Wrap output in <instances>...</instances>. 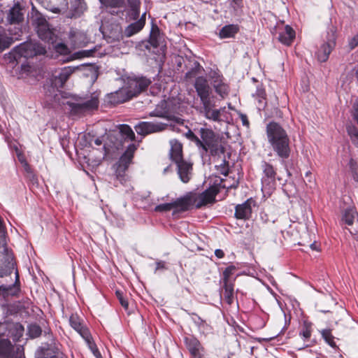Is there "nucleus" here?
Instances as JSON below:
<instances>
[{
    "instance_id": "nucleus-1",
    "label": "nucleus",
    "mask_w": 358,
    "mask_h": 358,
    "mask_svg": "<svg viewBox=\"0 0 358 358\" xmlns=\"http://www.w3.org/2000/svg\"><path fill=\"white\" fill-rule=\"evenodd\" d=\"M194 87L201 101V106L197 108L199 113L208 120L220 121L221 109L215 108V97L212 94L208 80L203 76L196 78Z\"/></svg>"
},
{
    "instance_id": "nucleus-2",
    "label": "nucleus",
    "mask_w": 358,
    "mask_h": 358,
    "mask_svg": "<svg viewBox=\"0 0 358 358\" xmlns=\"http://www.w3.org/2000/svg\"><path fill=\"white\" fill-rule=\"evenodd\" d=\"M268 141L277 156L282 159L289 157L290 141L287 131L277 122H272L266 126Z\"/></svg>"
},
{
    "instance_id": "nucleus-3",
    "label": "nucleus",
    "mask_w": 358,
    "mask_h": 358,
    "mask_svg": "<svg viewBox=\"0 0 358 358\" xmlns=\"http://www.w3.org/2000/svg\"><path fill=\"white\" fill-rule=\"evenodd\" d=\"M46 52L45 47L34 41H27L16 46L5 58L10 63H18L22 58L33 57L38 55H45Z\"/></svg>"
},
{
    "instance_id": "nucleus-4",
    "label": "nucleus",
    "mask_w": 358,
    "mask_h": 358,
    "mask_svg": "<svg viewBox=\"0 0 358 358\" xmlns=\"http://www.w3.org/2000/svg\"><path fill=\"white\" fill-rule=\"evenodd\" d=\"M30 21L35 27L38 37L49 43H55L57 38L56 30L50 27L44 16L32 7Z\"/></svg>"
},
{
    "instance_id": "nucleus-5",
    "label": "nucleus",
    "mask_w": 358,
    "mask_h": 358,
    "mask_svg": "<svg viewBox=\"0 0 358 358\" xmlns=\"http://www.w3.org/2000/svg\"><path fill=\"white\" fill-rule=\"evenodd\" d=\"M218 192L217 187L213 186L201 193L191 192L187 194L182 197L185 204V211L194 206L196 208H199L208 203H213Z\"/></svg>"
},
{
    "instance_id": "nucleus-6",
    "label": "nucleus",
    "mask_w": 358,
    "mask_h": 358,
    "mask_svg": "<svg viewBox=\"0 0 358 358\" xmlns=\"http://www.w3.org/2000/svg\"><path fill=\"white\" fill-rule=\"evenodd\" d=\"M99 99L96 95L78 100L76 102H67L73 115H83L98 108Z\"/></svg>"
},
{
    "instance_id": "nucleus-7",
    "label": "nucleus",
    "mask_w": 358,
    "mask_h": 358,
    "mask_svg": "<svg viewBox=\"0 0 358 358\" xmlns=\"http://www.w3.org/2000/svg\"><path fill=\"white\" fill-rule=\"evenodd\" d=\"M136 150V145L133 143L130 144L117 163L116 178L122 185L125 184L127 181L128 177L125 174V171L131 163Z\"/></svg>"
},
{
    "instance_id": "nucleus-8",
    "label": "nucleus",
    "mask_w": 358,
    "mask_h": 358,
    "mask_svg": "<svg viewBox=\"0 0 358 358\" xmlns=\"http://www.w3.org/2000/svg\"><path fill=\"white\" fill-rule=\"evenodd\" d=\"M150 84L151 80L145 77H128L123 87L131 99L145 90Z\"/></svg>"
},
{
    "instance_id": "nucleus-9",
    "label": "nucleus",
    "mask_w": 358,
    "mask_h": 358,
    "mask_svg": "<svg viewBox=\"0 0 358 358\" xmlns=\"http://www.w3.org/2000/svg\"><path fill=\"white\" fill-rule=\"evenodd\" d=\"M71 327L74 329L85 341L91 351L96 355L98 352L96 346L92 339L89 329L83 324L81 320L77 315H71L69 318Z\"/></svg>"
},
{
    "instance_id": "nucleus-10",
    "label": "nucleus",
    "mask_w": 358,
    "mask_h": 358,
    "mask_svg": "<svg viewBox=\"0 0 358 358\" xmlns=\"http://www.w3.org/2000/svg\"><path fill=\"white\" fill-rule=\"evenodd\" d=\"M201 143L197 145L203 152H210L212 155L216 154L218 150V140L215 133L209 129H200Z\"/></svg>"
},
{
    "instance_id": "nucleus-11",
    "label": "nucleus",
    "mask_w": 358,
    "mask_h": 358,
    "mask_svg": "<svg viewBox=\"0 0 358 358\" xmlns=\"http://www.w3.org/2000/svg\"><path fill=\"white\" fill-rule=\"evenodd\" d=\"M336 31L334 28H331L327 31L326 41L321 45L316 52L319 62H324L328 59L330 53L336 46Z\"/></svg>"
},
{
    "instance_id": "nucleus-12",
    "label": "nucleus",
    "mask_w": 358,
    "mask_h": 358,
    "mask_svg": "<svg viewBox=\"0 0 358 358\" xmlns=\"http://www.w3.org/2000/svg\"><path fill=\"white\" fill-rule=\"evenodd\" d=\"M15 268L13 253L6 243H0V277L10 275Z\"/></svg>"
},
{
    "instance_id": "nucleus-13",
    "label": "nucleus",
    "mask_w": 358,
    "mask_h": 358,
    "mask_svg": "<svg viewBox=\"0 0 358 358\" xmlns=\"http://www.w3.org/2000/svg\"><path fill=\"white\" fill-rule=\"evenodd\" d=\"M263 175L262 177V190L267 194H271L275 187L276 172L273 166L263 162L262 164Z\"/></svg>"
},
{
    "instance_id": "nucleus-14",
    "label": "nucleus",
    "mask_w": 358,
    "mask_h": 358,
    "mask_svg": "<svg viewBox=\"0 0 358 358\" xmlns=\"http://www.w3.org/2000/svg\"><path fill=\"white\" fill-rule=\"evenodd\" d=\"M24 327L17 322H6L0 324V335L5 336L8 339L17 341L23 335Z\"/></svg>"
},
{
    "instance_id": "nucleus-15",
    "label": "nucleus",
    "mask_w": 358,
    "mask_h": 358,
    "mask_svg": "<svg viewBox=\"0 0 358 358\" xmlns=\"http://www.w3.org/2000/svg\"><path fill=\"white\" fill-rule=\"evenodd\" d=\"M343 220L347 225L351 227L348 230L355 238L357 243L355 246L358 248V218L355 208L353 207L347 208L343 215Z\"/></svg>"
},
{
    "instance_id": "nucleus-16",
    "label": "nucleus",
    "mask_w": 358,
    "mask_h": 358,
    "mask_svg": "<svg viewBox=\"0 0 358 358\" xmlns=\"http://www.w3.org/2000/svg\"><path fill=\"white\" fill-rule=\"evenodd\" d=\"M211 84L215 92L222 98L226 97L229 92V87L222 75L217 72L210 74Z\"/></svg>"
},
{
    "instance_id": "nucleus-17",
    "label": "nucleus",
    "mask_w": 358,
    "mask_h": 358,
    "mask_svg": "<svg viewBox=\"0 0 358 358\" xmlns=\"http://www.w3.org/2000/svg\"><path fill=\"white\" fill-rule=\"evenodd\" d=\"M171 210H173V213L185 211V204L182 197L169 203L157 205L155 208V211L159 213L169 212Z\"/></svg>"
},
{
    "instance_id": "nucleus-18",
    "label": "nucleus",
    "mask_w": 358,
    "mask_h": 358,
    "mask_svg": "<svg viewBox=\"0 0 358 358\" xmlns=\"http://www.w3.org/2000/svg\"><path fill=\"white\" fill-rule=\"evenodd\" d=\"M134 128L138 134L145 136L153 132L163 130L164 129V124L150 122H141L136 124Z\"/></svg>"
},
{
    "instance_id": "nucleus-19",
    "label": "nucleus",
    "mask_w": 358,
    "mask_h": 358,
    "mask_svg": "<svg viewBox=\"0 0 358 358\" xmlns=\"http://www.w3.org/2000/svg\"><path fill=\"white\" fill-rule=\"evenodd\" d=\"M176 164L180 179L184 183L188 182L192 176V164L184 159Z\"/></svg>"
},
{
    "instance_id": "nucleus-20",
    "label": "nucleus",
    "mask_w": 358,
    "mask_h": 358,
    "mask_svg": "<svg viewBox=\"0 0 358 358\" xmlns=\"http://www.w3.org/2000/svg\"><path fill=\"white\" fill-rule=\"evenodd\" d=\"M313 330V324L307 320H303L299 327V336L303 341L305 344L303 347L300 348L299 350L310 346V344L306 343L310 341Z\"/></svg>"
},
{
    "instance_id": "nucleus-21",
    "label": "nucleus",
    "mask_w": 358,
    "mask_h": 358,
    "mask_svg": "<svg viewBox=\"0 0 358 358\" xmlns=\"http://www.w3.org/2000/svg\"><path fill=\"white\" fill-rule=\"evenodd\" d=\"M185 343L194 358H203L201 355L203 348L197 338L192 336L185 337Z\"/></svg>"
},
{
    "instance_id": "nucleus-22",
    "label": "nucleus",
    "mask_w": 358,
    "mask_h": 358,
    "mask_svg": "<svg viewBox=\"0 0 358 358\" xmlns=\"http://www.w3.org/2000/svg\"><path fill=\"white\" fill-rule=\"evenodd\" d=\"M23 7L19 2L15 3L13 6L10 8L7 14V20L10 24H19L24 19V13L22 12Z\"/></svg>"
},
{
    "instance_id": "nucleus-23",
    "label": "nucleus",
    "mask_w": 358,
    "mask_h": 358,
    "mask_svg": "<svg viewBox=\"0 0 358 358\" xmlns=\"http://www.w3.org/2000/svg\"><path fill=\"white\" fill-rule=\"evenodd\" d=\"M129 99L131 97L124 87L109 94L107 96L108 102L113 105L122 103Z\"/></svg>"
},
{
    "instance_id": "nucleus-24",
    "label": "nucleus",
    "mask_w": 358,
    "mask_h": 358,
    "mask_svg": "<svg viewBox=\"0 0 358 358\" xmlns=\"http://www.w3.org/2000/svg\"><path fill=\"white\" fill-rule=\"evenodd\" d=\"M129 99L131 97L124 87L109 94L107 96L108 102L113 105L122 103Z\"/></svg>"
},
{
    "instance_id": "nucleus-25",
    "label": "nucleus",
    "mask_w": 358,
    "mask_h": 358,
    "mask_svg": "<svg viewBox=\"0 0 358 358\" xmlns=\"http://www.w3.org/2000/svg\"><path fill=\"white\" fill-rule=\"evenodd\" d=\"M149 43L154 48H159L162 52L164 51L165 45L164 44L163 36L161 35L159 28L157 26H152L150 34Z\"/></svg>"
},
{
    "instance_id": "nucleus-26",
    "label": "nucleus",
    "mask_w": 358,
    "mask_h": 358,
    "mask_svg": "<svg viewBox=\"0 0 358 358\" xmlns=\"http://www.w3.org/2000/svg\"><path fill=\"white\" fill-rule=\"evenodd\" d=\"M19 285V275L18 272H15V282L11 285H1L0 286V296L6 299L9 296H16L20 292Z\"/></svg>"
},
{
    "instance_id": "nucleus-27",
    "label": "nucleus",
    "mask_w": 358,
    "mask_h": 358,
    "mask_svg": "<svg viewBox=\"0 0 358 358\" xmlns=\"http://www.w3.org/2000/svg\"><path fill=\"white\" fill-rule=\"evenodd\" d=\"M78 66H65L61 69L57 75H55V83L57 87H62L70 76L77 69Z\"/></svg>"
},
{
    "instance_id": "nucleus-28",
    "label": "nucleus",
    "mask_w": 358,
    "mask_h": 358,
    "mask_svg": "<svg viewBox=\"0 0 358 358\" xmlns=\"http://www.w3.org/2000/svg\"><path fill=\"white\" fill-rule=\"evenodd\" d=\"M146 13L142 14L141 18L137 21L129 24L124 30V35L131 37L143 29L145 24Z\"/></svg>"
},
{
    "instance_id": "nucleus-29",
    "label": "nucleus",
    "mask_w": 358,
    "mask_h": 358,
    "mask_svg": "<svg viewBox=\"0 0 358 358\" xmlns=\"http://www.w3.org/2000/svg\"><path fill=\"white\" fill-rule=\"evenodd\" d=\"M14 351V346L8 338L0 335V358L10 357Z\"/></svg>"
},
{
    "instance_id": "nucleus-30",
    "label": "nucleus",
    "mask_w": 358,
    "mask_h": 358,
    "mask_svg": "<svg viewBox=\"0 0 358 358\" xmlns=\"http://www.w3.org/2000/svg\"><path fill=\"white\" fill-rule=\"evenodd\" d=\"M61 352L53 345L41 348L36 352L37 358H59Z\"/></svg>"
},
{
    "instance_id": "nucleus-31",
    "label": "nucleus",
    "mask_w": 358,
    "mask_h": 358,
    "mask_svg": "<svg viewBox=\"0 0 358 358\" xmlns=\"http://www.w3.org/2000/svg\"><path fill=\"white\" fill-rule=\"evenodd\" d=\"M170 157L172 161L175 163H178L183 160L182 144L177 140H171L170 141Z\"/></svg>"
},
{
    "instance_id": "nucleus-32",
    "label": "nucleus",
    "mask_w": 358,
    "mask_h": 358,
    "mask_svg": "<svg viewBox=\"0 0 358 358\" xmlns=\"http://www.w3.org/2000/svg\"><path fill=\"white\" fill-rule=\"evenodd\" d=\"M295 38L294 30L289 25H286L283 30L279 32L278 40L282 44L289 45Z\"/></svg>"
},
{
    "instance_id": "nucleus-33",
    "label": "nucleus",
    "mask_w": 358,
    "mask_h": 358,
    "mask_svg": "<svg viewBox=\"0 0 358 358\" xmlns=\"http://www.w3.org/2000/svg\"><path fill=\"white\" fill-rule=\"evenodd\" d=\"M69 36L74 46H83L86 44L85 34L82 31L72 29L70 31Z\"/></svg>"
},
{
    "instance_id": "nucleus-34",
    "label": "nucleus",
    "mask_w": 358,
    "mask_h": 358,
    "mask_svg": "<svg viewBox=\"0 0 358 358\" xmlns=\"http://www.w3.org/2000/svg\"><path fill=\"white\" fill-rule=\"evenodd\" d=\"M252 213L250 205L245 202L236 207L235 215L238 219H247Z\"/></svg>"
},
{
    "instance_id": "nucleus-35",
    "label": "nucleus",
    "mask_w": 358,
    "mask_h": 358,
    "mask_svg": "<svg viewBox=\"0 0 358 358\" xmlns=\"http://www.w3.org/2000/svg\"><path fill=\"white\" fill-rule=\"evenodd\" d=\"M160 103L161 104L158 105L156 109L150 113V115L161 117H169L170 110L167 109L168 103H172V101L163 100Z\"/></svg>"
},
{
    "instance_id": "nucleus-36",
    "label": "nucleus",
    "mask_w": 358,
    "mask_h": 358,
    "mask_svg": "<svg viewBox=\"0 0 358 358\" xmlns=\"http://www.w3.org/2000/svg\"><path fill=\"white\" fill-rule=\"evenodd\" d=\"M20 34L15 33L12 37H8L5 34L0 33V52L8 48L14 41L18 40Z\"/></svg>"
},
{
    "instance_id": "nucleus-37",
    "label": "nucleus",
    "mask_w": 358,
    "mask_h": 358,
    "mask_svg": "<svg viewBox=\"0 0 358 358\" xmlns=\"http://www.w3.org/2000/svg\"><path fill=\"white\" fill-rule=\"evenodd\" d=\"M238 27L237 25L229 24L223 27L220 31V36L222 38L234 37L238 32Z\"/></svg>"
},
{
    "instance_id": "nucleus-38",
    "label": "nucleus",
    "mask_w": 358,
    "mask_h": 358,
    "mask_svg": "<svg viewBox=\"0 0 358 358\" xmlns=\"http://www.w3.org/2000/svg\"><path fill=\"white\" fill-rule=\"evenodd\" d=\"M130 10L129 11V17L130 20H136L140 15V1L129 0Z\"/></svg>"
},
{
    "instance_id": "nucleus-39",
    "label": "nucleus",
    "mask_w": 358,
    "mask_h": 358,
    "mask_svg": "<svg viewBox=\"0 0 358 358\" xmlns=\"http://www.w3.org/2000/svg\"><path fill=\"white\" fill-rule=\"evenodd\" d=\"M224 282V301L229 304L231 305L234 302V285L230 282Z\"/></svg>"
},
{
    "instance_id": "nucleus-40",
    "label": "nucleus",
    "mask_w": 358,
    "mask_h": 358,
    "mask_svg": "<svg viewBox=\"0 0 358 358\" xmlns=\"http://www.w3.org/2000/svg\"><path fill=\"white\" fill-rule=\"evenodd\" d=\"M95 50L94 49H90V50H80L74 52L71 56L70 59H68V61L77 59H82L84 57H90L94 55Z\"/></svg>"
},
{
    "instance_id": "nucleus-41",
    "label": "nucleus",
    "mask_w": 358,
    "mask_h": 358,
    "mask_svg": "<svg viewBox=\"0 0 358 358\" xmlns=\"http://www.w3.org/2000/svg\"><path fill=\"white\" fill-rule=\"evenodd\" d=\"M322 337L324 338L325 342L331 347H336V343L334 341V337L331 334V331L329 329H323L320 331Z\"/></svg>"
},
{
    "instance_id": "nucleus-42",
    "label": "nucleus",
    "mask_w": 358,
    "mask_h": 358,
    "mask_svg": "<svg viewBox=\"0 0 358 358\" xmlns=\"http://www.w3.org/2000/svg\"><path fill=\"white\" fill-rule=\"evenodd\" d=\"M120 132L121 133L122 136L124 138H125L126 139L132 141L135 138V134H134L133 130L131 129V128L129 126H128L127 124L120 125Z\"/></svg>"
},
{
    "instance_id": "nucleus-43",
    "label": "nucleus",
    "mask_w": 358,
    "mask_h": 358,
    "mask_svg": "<svg viewBox=\"0 0 358 358\" xmlns=\"http://www.w3.org/2000/svg\"><path fill=\"white\" fill-rule=\"evenodd\" d=\"M41 332L42 331L41 327L36 324H30L28 327V335L31 338L38 337L41 334Z\"/></svg>"
},
{
    "instance_id": "nucleus-44",
    "label": "nucleus",
    "mask_w": 358,
    "mask_h": 358,
    "mask_svg": "<svg viewBox=\"0 0 358 358\" xmlns=\"http://www.w3.org/2000/svg\"><path fill=\"white\" fill-rule=\"evenodd\" d=\"M347 131L353 143L358 147V129L353 125H348Z\"/></svg>"
},
{
    "instance_id": "nucleus-45",
    "label": "nucleus",
    "mask_w": 358,
    "mask_h": 358,
    "mask_svg": "<svg viewBox=\"0 0 358 358\" xmlns=\"http://www.w3.org/2000/svg\"><path fill=\"white\" fill-rule=\"evenodd\" d=\"M72 7L77 13H81L85 9L84 0H71Z\"/></svg>"
},
{
    "instance_id": "nucleus-46",
    "label": "nucleus",
    "mask_w": 358,
    "mask_h": 358,
    "mask_svg": "<svg viewBox=\"0 0 358 358\" xmlns=\"http://www.w3.org/2000/svg\"><path fill=\"white\" fill-rule=\"evenodd\" d=\"M55 50L57 53L63 55H67L71 52L68 46L63 43L56 44Z\"/></svg>"
},
{
    "instance_id": "nucleus-47",
    "label": "nucleus",
    "mask_w": 358,
    "mask_h": 358,
    "mask_svg": "<svg viewBox=\"0 0 358 358\" xmlns=\"http://www.w3.org/2000/svg\"><path fill=\"white\" fill-rule=\"evenodd\" d=\"M236 267L234 266H229L223 271V282H230L229 278L234 274Z\"/></svg>"
},
{
    "instance_id": "nucleus-48",
    "label": "nucleus",
    "mask_w": 358,
    "mask_h": 358,
    "mask_svg": "<svg viewBox=\"0 0 358 358\" xmlns=\"http://www.w3.org/2000/svg\"><path fill=\"white\" fill-rule=\"evenodd\" d=\"M31 66H29L27 63H24L21 65V71L20 73V76L22 78H25L26 76H29L31 73Z\"/></svg>"
},
{
    "instance_id": "nucleus-49",
    "label": "nucleus",
    "mask_w": 358,
    "mask_h": 358,
    "mask_svg": "<svg viewBox=\"0 0 358 358\" xmlns=\"http://www.w3.org/2000/svg\"><path fill=\"white\" fill-rule=\"evenodd\" d=\"M350 114L354 121L358 124V101L353 103L350 110Z\"/></svg>"
},
{
    "instance_id": "nucleus-50",
    "label": "nucleus",
    "mask_w": 358,
    "mask_h": 358,
    "mask_svg": "<svg viewBox=\"0 0 358 358\" xmlns=\"http://www.w3.org/2000/svg\"><path fill=\"white\" fill-rule=\"evenodd\" d=\"M100 2L106 6L110 7H117L121 3V0H99Z\"/></svg>"
},
{
    "instance_id": "nucleus-51",
    "label": "nucleus",
    "mask_w": 358,
    "mask_h": 358,
    "mask_svg": "<svg viewBox=\"0 0 358 358\" xmlns=\"http://www.w3.org/2000/svg\"><path fill=\"white\" fill-rule=\"evenodd\" d=\"M348 45L351 50L358 46V33L349 39Z\"/></svg>"
},
{
    "instance_id": "nucleus-52",
    "label": "nucleus",
    "mask_w": 358,
    "mask_h": 358,
    "mask_svg": "<svg viewBox=\"0 0 358 358\" xmlns=\"http://www.w3.org/2000/svg\"><path fill=\"white\" fill-rule=\"evenodd\" d=\"M116 296H117L120 304L122 305V306L124 307L125 309H127L128 308V302L123 296L122 293L120 291H117Z\"/></svg>"
},
{
    "instance_id": "nucleus-53",
    "label": "nucleus",
    "mask_w": 358,
    "mask_h": 358,
    "mask_svg": "<svg viewBox=\"0 0 358 358\" xmlns=\"http://www.w3.org/2000/svg\"><path fill=\"white\" fill-rule=\"evenodd\" d=\"M186 135L187 138L194 141L196 145H201V139L197 137L192 131L189 130Z\"/></svg>"
},
{
    "instance_id": "nucleus-54",
    "label": "nucleus",
    "mask_w": 358,
    "mask_h": 358,
    "mask_svg": "<svg viewBox=\"0 0 358 358\" xmlns=\"http://www.w3.org/2000/svg\"><path fill=\"white\" fill-rule=\"evenodd\" d=\"M17 158H18V160L20 161V162L22 164H23L25 167V169L27 170L29 168V166L25 160L24 156L18 152H17Z\"/></svg>"
},
{
    "instance_id": "nucleus-55",
    "label": "nucleus",
    "mask_w": 358,
    "mask_h": 358,
    "mask_svg": "<svg viewBox=\"0 0 358 358\" xmlns=\"http://www.w3.org/2000/svg\"><path fill=\"white\" fill-rule=\"evenodd\" d=\"M194 322L199 327H203L206 324L205 321H203L201 317H197L196 320H194Z\"/></svg>"
},
{
    "instance_id": "nucleus-56",
    "label": "nucleus",
    "mask_w": 358,
    "mask_h": 358,
    "mask_svg": "<svg viewBox=\"0 0 358 358\" xmlns=\"http://www.w3.org/2000/svg\"><path fill=\"white\" fill-rule=\"evenodd\" d=\"M215 255L219 259H221V258L224 257V252L220 249L215 250Z\"/></svg>"
},
{
    "instance_id": "nucleus-57",
    "label": "nucleus",
    "mask_w": 358,
    "mask_h": 358,
    "mask_svg": "<svg viewBox=\"0 0 358 358\" xmlns=\"http://www.w3.org/2000/svg\"><path fill=\"white\" fill-rule=\"evenodd\" d=\"M350 167L352 172L356 171L357 164L352 159L350 161Z\"/></svg>"
},
{
    "instance_id": "nucleus-58",
    "label": "nucleus",
    "mask_w": 358,
    "mask_h": 358,
    "mask_svg": "<svg viewBox=\"0 0 358 358\" xmlns=\"http://www.w3.org/2000/svg\"><path fill=\"white\" fill-rule=\"evenodd\" d=\"M241 120H242V122H243V125H245V126H248L249 125V122L248 120V118H247L246 115H241Z\"/></svg>"
},
{
    "instance_id": "nucleus-59",
    "label": "nucleus",
    "mask_w": 358,
    "mask_h": 358,
    "mask_svg": "<svg viewBox=\"0 0 358 358\" xmlns=\"http://www.w3.org/2000/svg\"><path fill=\"white\" fill-rule=\"evenodd\" d=\"M164 268V263L159 262L157 263L156 270Z\"/></svg>"
},
{
    "instance_id": "nucleus-60",
    "label": "nucleus",
    "mask_w": 358,
    "mask_h": 358,
    "mask_svg": "<svg viewBox=\"0 0 358 358\" xmlns=\"http://www.w3.org/2000/svg\"><path fill=\"white\" fill-rule=\"evenodd\" d=\"M51 10L55 13H61V9L58 7H53Z\"/></svg>"
},
{
    "instance_id": "nucleus-61",
    "label": "nucleus",
    "mask_w": 358,
    "mask_h": 358,
    "mask_svg": "<svg viewBox=\"0 0 358 358\" xmlns=\"http://www.w3.org/2000/svg\"><path fill=\"white\" fill-rule=\"evenodd\" d=\"M353 178L356 182H358V173L357 171L353 172Z\"/></svg>"
},
{
    "instance_id": "nucleus-62",
    "label": "nucleus",
    "mask_w": 358,
    "mask_h": 358,
    "mask_svg": "<svg viewBox=\"0 0 358 358\" xmlns=\"http://www.w3.org/2000/svg\"><path fill=\"white\" fill-rule=\"evenodd\" d=\"M222 174H224V176L227 175L228 173V169L227 167H223V170L221 172Z\"/></svg>"
},
{
    "instance_id": "nucleus-63",
    "label": "nucleus",
    "mask_w": 358,
    "mask_h": 358,
    "mask_svg": "<svg viewBox=\"0 0 358 358\" xmlns=\"http://www.w3.org/2000/svg\"><path fill=\"white\" fill-rule=\"evenodd\" d=\"M95 143H96V145H100L101 144V141H100V140L96 139V140L95 141Z\"/></svg>"
},
{
    "instance_id": "nucleus-64",
    "label": "nucleus",
    "mask_w": 358,
    "mask_h": 358,
    "mask_svg": "<svg viewBox=\"0 0 358 358\" xmlns=\"http://www.w3.org/2000/svg\"><path fill=\"white\" fill-rule=\"evenodd\" d=\"M310 247H311V248L315 249L314 244H311V245H310Z\"/></svg>"
}]
</instances>
